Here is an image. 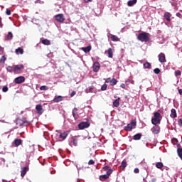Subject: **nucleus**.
Segmentation results:
<instances>
[{
    "label": "nucleus",
    "mask_w": 182,
    "mask_h": 182,
    "mask_svg": "<svg viewBox=\"0 0 182 182\" xmlns=\"http://www.w3.org/2000/svg\"><path fill=\"white\" fill-rule=\"evenodd\" d=\"M138 41L140 42H149L150 41V33H141L137 37Z\"/></svg>",
    "instance_id": "obj_1"
},
{
    "label": "nucleus",
    "mask_w": 182,
    "mask_h": 182,
    "mask_svg": "<svg viewBox=\"0 0 182 182\" xmlns=\"http://www.w3.org/2000/svg\"><path fill=\"white\" fill-rule=\"evenodd\" d=\"M160 122H161V114L159 112H154V118L151 119V123L154 126H157V124H160Z\"/></svg>",
    "instance_id": "obj_2"
},
{
    "label": "nucleus",
    "mask_w": 182,
    "mask_h": 182,
    "mask_svg": "<svg viewBox=\"0 0 182 182\" xmlns=\"http://www.w3.org/2000/svg\"><path fill=\"white\" fill-rule=\"evenodd\" d=\"M136 124H137V122H136V119H134L130 124H128L127 127H124V129L126 132H132V130H133V127H134Z\"/></svg>",
    "instance_id": "obj_3"
},
{
    "label": "nucleus",
    "mask_w": 182,
    "mask_h": 182,
    "mask_svg": "<svg viewBox=\"0 0 182 182\" xmlns=\"http://www.w3.org/2000/svg\"><path fill=\"white\" fill-rule=\"evenodd\" d=\"M24 68L23 65H14V72L15 74H19L23 70Z\"/></svg>",
    "instance_id": "obj_4"
},
{
    "label": "nucleus",
    "mask_w": 182,
    "mask_h": 182,
    "mask_svg": "<svg viewBox=\"0 0 182 182\" xmlns=\"http://www.w3.org/2000/svg\"><path fill=\"white\" fill-rule=\"evenodd\" d=\"M112 173H113V169L108 170L107 171V174L101 175L100 176V180L101 181H103V180H107V178H109V177H110V175L112 174Z\"/></svg>",
    "instance_id": "obj_5"
},
{
    "label": "nucleus",
    "mask_w": 182,
    "mask_h": 182,
    "mask_svg": "<svg viewBox=\"0 0 182 182\" xmlns=\"http://www.w3.org/2000/svg\"><path fill=\"white\" fill-rule=\"evenodd\" d=\"M90 124L87 122H82L78 124V129L80 130H83L84 129H87L90 127Z\"/></svg>",
    "instance_id": "obj_6"
},
{
    "label": "nucleus",
    "mask_w": 182,
    "mask_h": 182,
    "mask_svg": "<svg viewBox=\"0 0 182 182\" xmlns=\"http://www.w3.org/2000/svg\"><path fill=\"white\" fill-rule=\"evenodd\" d=\"M54 18L57 22H60V23L65 22V16L62 14L55 15Z\"/></svg>",
    "instance_id": "obj_7"
},
{
    "label": "nucleus",
    "mask_w": 182,
    "mask_h": 182,
    "mask_svg": "<svg viewBox=\"0 0 182 182\" xmlns=\"http://www.w3.org/2000/svg\"><path fill=\"white\" fill-rule=\"evenodd\" d=\"M25 77L23 76L17 77L14 79V82L16 85H21V83H23V82H25Z\"/></svg>",
    "instance_id": "obj_8"
},
{
    "label": "nucleus",
    "mask_w": 182,
    "mask_h": 182,
    "mask_svg": "<svg viewBox=\"0 0 182 182\" xmlns=\"http://www.w3.org/2000/svg\"><path fill=\"white\" fill-rule=\"evenodd\" d=\"M93 72L97 73L100 70V63L99 62H95L92 65Z\"/></svg>",
    "instance_id": "obj_9"
},
{
    "label": "nucleus",
    "mask_w": 182,
    "mask_h": 182,
    "mask_svg": "<svg viewBox=\"0 0 182 182\" xmlns=\"http://www.w3.org/2000/svg\"><path fill=\"white\" fill-rule=\"evenodd\" d=\"M158 58H159V61L161 63H165L166 62V55L163 53H161L159 55H158Z\"/></svg>",
    "instance_id": "obj_10"
},
{
    "label": "nucleus",
    "mask_w": 182,
    "mask_h": 182,
    "mask_svg": "<svg viewBox=\"0 0 182 182\" xmlns=\"http://www.w3.org/2000/svg\"><path fill=\"white\" fill-rule=\"evenodd\" d=\"M36 109L37 111L38 114H39L40 116L41 114H43V107H42V105H37L36 106Z\"/></svg>",
    "instance_id": "obj_11"
},
{
    "label": "nucleus",
    "mask_w": 182,
    "mask_h": 182,
    "mask_svg": "<svg viewBox=\"0 0 182 182\" xmlns=\"http://www.w3.org/2000/svg\"><path fill=\"white\" fill-rule=\"evenodd\" d=\"M151 130L154 134H159L160 133V126L155 125L154 127H152Z\"/></svg>",
    "instance_id": "obj_12"
},
{
    "label": "nucleus",
    "mask_w": 182,
    "mask_h": 182,
    "mask_svg": "<svg viewBox=\"0 0 182 182\" xmlns=\"http://www.w3.org/2000/svg\"><path fill=\"white\" fill-rule=\"evenodd\" d=\"M25 123H28V121H23L19 118L16 119V124L17 126H23V124H25Z\"/></svg>",
    "instance_id": "obj_13"
},
{
    "label": "nucleus",
    "mask_w": 182,
    "mask_h": 182,
    "mask_svg": "<svg viewBox=\"0 0 182 182\" xmlns=\"http://www.w3.org/2000/svg\"><path fill=\"white\" fill-rule=\"evenodd\" d=\"M164 18L166 19V21H167V22H170V21H171V14L165 12Z\"/></svg>",
    "instance_id": "obj_14"
},
{
    "label": "nucleus",
    "mask_w": 182,
    "mask_h": 182,
    "mask_svg": "<svg viewBox=\"0 0 182 182\" xmlns=\"http://www.w3.org/2000/svg\"><path fill=\"white\" fill-rule=\"evenodd\" d=\"M62 100H63V97L58 95L54 97V99L53 100V102L54 103H59V102H62Z\"/></svg>",
    "instance_id": "obj_15"
},
{
    "label": "nucleus",
    "mask_w": 182,
    "mask_h": 182,
    "mask_svg": "<svg viewBox=\"0 0 182 182\" xmlns=\"http://www.w3.org/2000/svg\"><path fill=\"white\" fill-rule=\"evenodd\" d=\"M69 136V132H65L60 134L59 137L62 139V140H66V137Z\"/></svg>",
    "instance_id": "obj_16"
},
{
    "label": "nucleus",
    "mask_w": 182,
    "mask_h": 182,
    "mask_svg": "<svg viewBox=\"0 0 182 182\" xmlns=\"http://www.w3.org/2000/svg\"><path fill=\"white\" fill-rule=\"evenodd\" d=\"M73 116L75 120H77V119H79V114H77V108H74L73 109Z\"/></svg>",
    "instance_id": "obj_17"
},
{
    "label": "nucleus",
    "mask_w": 182,
    "mask_h": 182,
    "mask_svg": "<svg viewBox=\"0 0 182 182\" xmlns=\"http://www.w3.org/2000/svg\"><path fill=\"white\" fill-rule=\"evenodd\" d=\"M14 144L16 147H18L22 145V139H16L14 141Z\"/></svg>",
    "instance_id": "obj_18"
},
{
    "label": "nucleus",
    "mask_w": 182,
    "mask_h": 182,
    "mask_svg": "<svg viewBox=\"0 0 182 182\" xmlns=\"http://www.w3.org/2000/svg\"><path fill=\"white\" fill-rule=\"evenodd\" d=\"M81 50H83V52H85V53H89V52H90V50H92V46H88L87 47H82L81 48Z\"/></svg>",
    "instance_id": "obj_19"
},
{
    "label": "nucleus",
    "mask_w": 182,
    "mask_h": 182,
    "mask_svg": "<svg viewBox=\"0 0 182 182\" xmlns=\"http://www.w3.org/2000/svg\"><path fill=\"white\" fill-rule=\"evenodd\" d=\"M120 167H122L123 171L126 170V167H127V161H126V159L122 161Z\"/></svg>",
    "instance_id": "obj_20"
},
{
    "label": "nucleus",
    "mask_w": 182,
    "mask_h": 182,
    "mask_svg": "<svg viewBox=\"0 0 182 182\" xmlns=\"http://www.w3.org/2000/svg\"><path fill=\"white\" fill-rule=\"evenodd\" d=\"M113 106L114 107H119L120 106V97H118L113 102Z\"/></svg>",
    "instance_id": "obj_21"
},
{
    "label": "nucleus",
    "mask_w": 182,
    "mask_h": 182,
    "mask_svg": "<svg viewBox=\"0 0 182 182\" xmlns=\"http://www.w3.org/2000/svg\"><path fill=\"white\" fill-rule=\"evenodd\" d=\"M170 117H171L172 119H176V117H177V112H176V109H172L171 110Z\"/></svg>",
    "instance_id": "obj_22"
},
{
    "label": "nucleus",
    "mask_w": 182,
    "mask_h": 182,
    "mask_svg": "<svg viewBox=\"0 0 182 182\" xmlns=\"http://www.w3.org/2000/svg\"><path fill=\"white\" fill-rule=\"evenodd\" d=\"M28 172V167H23L22 168L21 172V177H25V175Z\"/></svg>",
    "instance_id": "obj_23"
},
{
    "label": "nucleus",
    "mask_w": 182,
    "mask_h": 182,
    "mask_svg": "<svg viewBox=\"0 0 182 182\" xmlns=\"http://www.w3.org/2000/svg\"><path fill=\"white\" fill-rule=\"evenodd\" d=\"M111 41H112V42H119L120 41V38H119V37H117V36L112 35Z\"/></svg>",
    "instance_id": "obj_24"
},
{
    "label": "nucleus",
    "mask_w": 182,
    "mask_h": 182,
    "mask_svg": "<svg viewBox=\"0 0 182 182\" xmlns=\"http://www.w3.org/2000/svg\"><path fill=\"white\" fill-rule=\"evenodd\" d=\"M137 4V0H130L128 1V6H133V5H136Z\"/></svg>",
    "instance_id": "obj_25"
},
{
    "label": "nucleus",
    "mask_w": 182,
    "mask_h": 182,
    "mask_svg": "<svg viewBox=\"0 0 182 182\" xmlns=\"http://www.w3.org/2000/svg\"><path fill=\"white\" fill-rule=\"evenodd\" d=\"M13 38H14V34H12V32H9L6 38V41H12Z\"/></svg>",
    "instance_id": "obj_26"
},
{
    "label": "nucleus",
    "mask_w": 182,
    "mask_h": 182,
    "mask_svg": "<svg viewBox=\"0 0 182 182\" xmlns=\"http://www.w3.org/2000/svg\"><path fill=\"white\" fill-rule=\"evenodd\" d=\"M41 43H43V45H46V46H49V45H50V41L48 39H43L41 41Z\"/></svg>",
    "instance_id": "obj_27"
},
{
    "label": "nucleus",
    "mask_w": 182,
    "mask_h": 182,
    "mask_svg": "<svg viewBox=\"0 0 182 182\" xmlns=\"http://www.w3.org/2000/svg\"><path fill=\"white\" fill-rule=\"evenodd\" d=\"M110 86H116L117 85V80L116 78H112L109 82Z\"/></svg>",
    "instance_id": "obj_28"
},
{
    "label": "nucleus",
    "mask_w": 182,
    "mask_h": 182,
    "mask_svg": "<svg viewBox=\"0 0 182 182\" xmlns=\"http://www.w3.org/2000/svg\"><path fill=\"white\" fill-rule=\"evenodd\" d=\"M144 69H151V64L149 62H146L144 63Z\"/></svg>",
    "instance_id": "obj_29"
},
{
    "label": "nucleus",
    "mask_w": 182,
    "mask_h": 182,
    "mask_svg": "<svg viewBox=\"0 0 182 182\" xmlns=\"http://www.w3.org/2000/svg\"><path fill=\"white\" fill-rule=\"evenodd\" d=\"M16 53L17 55H19V53H20V55H23V49H22L21 48H18L16 49Z\"/></svg>",
    "instance_id": "obj_30"
},
{
    "label": "nucleus",
    "mask_w": 182,
    "mask_h": 182,
    "mask_svg": "<svg viewBox=\"0 0 182 182\" xmlns=\"http://www.w3.org/2000/svg\"><path fill=\"white\" fill-rule=\"evenodd\" d=\"M134 140H140L141 139V134L139 133L133 136Z\"/></svg>",
    "instance_id": "obj_31"
},
{
    "label": "nucleus",
    "mask_w": 182,
    "mask_h": 182,
    "mask_svg": "<svg viewBox=\"0 0 182 182\" xmlns=\"http://www.w3.org/2000/svg\"><path fill=\"white\" fill-rule=\"evenodd\" d=\"M108 57L109 58H113V50L112 48H109L107 50Z\"/></svg>",
    "instance_id": "obj_32"
},
{
    "label": "nucleus",
    "mask_w": 182,
    "mask_h": 182,
    "mask_svg": "<svg viewBox=\"0 0 182 182\" xmlns=\"http://www.w3.org/2000/svg\"><path fill=\"white\" fill-rule=\"evenodd\" d=\"M177 153L178 157H180V159L182 160V148H178Z\"/></svg>",
    "instance_id": "obj_33"
},
{
    "label": "nucleus",
    "mask_w": 182,
    "mask_h": 182,
    "mask_svg": "<svg viewBox=\"0 0 182 182\" xmlns=\"http://www.w3.org/2000/svg\"><path fill=\"white\" fill-rule=\"evenodd\" d=\"M164 166V165L161 162H158V163L156 164V168L161 169V168H163Z\"/></svg>",
    "instance_id": "obj_34"
},
{
    "label": "nucleus",
    "mask_w": 182,
    "mask_h": 182,
    "mask_svg": "<svg viewBox=\"0 0 182 182\" xmlns=\"http://www.w3.org/2000/svg\"><path fill=\"white\" fill-rule=\"evenodd\" d=\"M6 60V57L5 55H3L0 59V63H2V65H4Z\"/></svg>",
    "instance_id": "obj_35"
},
{
    "label": "nucleus",
    "mask_w": 182,
    "mask_h": 182,
    "mask_svg": "<svg viewBox=\"0 0 182 182\" xmlns=\"http://www.w3.org/2000/svg\"><path fill=\"white\" fill-rule=\"evenodd\" d=\"M101 90L102 92H105V90H107V84H104L102 87H101Z\"/></svg>",
    "instance_id": "obj_36"
},
{
    "label": "nucleus",
    "mask_w": 182,
    "mask_h": 182,
    "mask_svg": "<svg viewBox=\"0 0 182 182\" xmlns=\"http://www.w3.org/2000/svg\"><path fill=\"white\" fill-rule=\"evenodd\" d=\"M110 166L109 165H107L102 168L103 171H109L110 170Z\"/></svg>",
    "instance_id": "obj_37"
},
{
    "label": "nucleus",
    "mask_w": 182,
    "mask_h": 182,
    "mask_svg": "<svg viewBox=\"0 0 182 182\" xmlns=\"http://www.w3.org/2000/svg\"><path fill=\"white\" fill-rule=\"evenodd\" d=\"M73 144L76 147L77 146V139H73Z\"/></svg>",
    "instance_id": "obj_38"
},
{
    "label": "nucleus",
    "mask_w": 182,
    "mask_h": 182,
    "mask_svg": "<svg viewBox=\"0 0 182 182\" xmlns=\"http://www.w3.org/2000/svg\"><path fill=\"white\" fill-rule=\"evenodd\" d=\"M48 89H49V87H48V86L46 85H43L40 87V90H48Z\"/></svg>",
    "instance_id": "obj_39"
},
{
    "label": "nucleus",
    "mask_w": 182,
    "mask_h": 182,
    "mask_svg": "<svg viewBox=\"0 0 182 182\" xmlns=\"http://www.w3.org/2000/svg\"><path fill=\"white\" fill-rule=\"evenodd\" d=\"M175 75L176 76H181V71H180L178 70L175 71Z\"/></svg>",
    "instance_id": "obj_40"
},
{
    "label": "nucleus",
    "mask_w": 182,
    "mask_h": 182,
    "mask_svg": "<svg viewBox=\"0 0 182 182\" xmlns=\"http://www.w3.org/2000/svg\"><path fill=\"white\" fill-rule=\"evenodd\" d=\"M154 72L156 75H159V73H160V70L159 68H155Z\"/></svg>",
    "instance_id": "obj_41"
},
{
    "label": "nucleus",
    "mask_w": 182,
    "mask_h": 182,
    "mask_svg": "<svg viewBox=\"0 0 182 182\" xmlns=\"http://www.w3.org/2000/svg\"><path fill=\"white\" fill-rule=\"evenodd\" d=\"M9 90V88L7 86H4L3 88H2V91L4 92H8Z\"/></svg>",
    "instance_id": "obj_42"
},
{
    "label": "nucleus",
    "mask_w": 182,
    "mask_h": 182,
    "mask_svg": "<svg viewBox=\"0 0 182 182\" xmlns=\"http://www.w3.org/2000/svg\"><path fill=\"white\" fill-rule=\"evenodd\" d=\"M88 90H89V92L90 93H93V92H95L94 90H95V88L93 87H90L89 89H88Z\"/></svg>",
    "instance_id": "obj_43"
},
{
    "label": "nucleus",
    "mask_w": 182,
    "mask_h": 182,
    "mask_svg": "<svg viewBox=\"0 0 182 182\" xmlns=\"http://www.w3.org/2000/svg\"><path fill=\"white\" fill-rule=\"evenodd\" d=\"M178 141L177 140V139H176V138L172 139L173 144H177Z\"/></svg>",
    "instance_id": "obj_44"
},
{
    "label": "nucleus",
    "mask_w": 182,
    "mask_h": 182,
    "mask_svg": "<svg viewBox=\"0 0 182 182\" xmlns=\"http://www.w3.org/2000/svg\"><path fill=\"white\" fill-rule=\"evenodd\" d=\"M8 72H12L14 70V68L11 66L7 67Z\"/></svg>",
    "instance_id": "obj_45"
},
{
    "label": "nucleus",
    "mask_w": 182,
    "mask_h": 182,
    "mask_svg": "<svg viewBox=\"0 0 182 182\" xmlns=\"http://www.w3.org/2000/svg\"><path fill=\"white\" fill-rule=\"evenodd\" d=\"M89 166H92L93 164H95V161H93L92 159L90 160L88 162Z\"/></svg>",
    "instance_id": "obj_46"
},
{
    "label": "nucleus",
    "mask_w": 182,
    "mask_h": 182,
    "mask_svg": "<svg viewBox=\"0 0 182 182\" xmlns=\"http://www.w3.org/2000/svg\"><path fill=\"white\" fill-rule=\"evenodd\" d=\"M112 82V78L108 77L105 80V83H110Z\"/></svg>",
    "instance_id": "obj_47"
},
{
    "label": "nucleus",
    "mask_w": 182,
    "mask_h": 182,
    "mask_svg": "<svg viewBox=\"0 0 182 182\" xmlns=\"http://www.w3.org/2000/svg\"><path fill=\"white\" fill-rule=\"evenodd\" d=\"M140 172V170L139 169V168H136L134 170V173H135V174H137Z\"/></svg>",
    "instance_id": "obj_48"
},
{
    "label": "nucleus",
    "mask_w": 182,
    "mask_h": 182,
    "mask_svg": "<svg viewBox=\"0 0 182 182\" xmlns=\"http://www.w3.org/2000/svg\"><path fill=\"white\" fill-rule=\"evenodd\" d=\"M6 15H9V16L11 15V10H9V9H6Z\"/></svg>",
    "instance_id": "obj_49"
},
{
    "label": "nucleus",
    "mask_w": 182,
    "mask_h": 182,
    "mask_svg": "<svg viewBox=\"0 0 182 182\" xmlns=\"http://www.w3.org/2000/svg\"><path fill=\"white\" fill-rule=\"evenodd\" d=\"M120 87H122V89H126V84L124 83L121 84Z\"/></svg>",
    "instance_id": "obj_50"
},
{
    "label": "nucleus",
    "mask_w": 182,
    "mask_h": 182,
    "mask_svg": "<svg viewBox=\"0 0 182 182\" xmlns=\"http://www.w3.org/2000/svg\"><path fill=\"white\" fill-rule=\"evenodd\" d=\"M178 124L179 126H182V119H178Z\"/></svg>",
    "instance_id": "obj_51"
},
{
    "label": "nucleus",
    "mask_w": 182,
    "mask_h": 182,
    "mask_svg": "<svg viewBox=\"0 0 182 182\" xmlns=\"http://www.w3.org/2000/svg\"><path fill=\"white\" fill-rule=\"evenodd\" d=\"M76 95V91H73L72 93L70 94L71 97H73Z\"/></svg>",
    "instance_id": "obj_52"
},
{
    "label": "nucleus",
    "mask_w": 182,
    "mask_h": 182,
    "mask_svg": "<svg viewBox=\"0 0 182 182\" xmlns=\"http://www.w3.org/2000/svg\"><path fill=\"white\" fill-rule=\"evenodd\" d=\"M176 16H178V18H182V15L180 13H176Z\"/></svg>",
    "instance_id": "obj_53"
},
{
    "label": "nucleus",
    "mask_w": 182,
    "mask_h": 182,
    "mask_svg": "<svg viewBox=\"0 0 182 182\" xmlns=\"http://www.w3.org/2000/svg\"><path fill=\"white\" fill-rule=\"evenodd\" d=\"M4 25L2 24V18L0 17V28H2Z\"/></svg>",
    "instance_id": "obj_54"
},
{
    "label": "nucleus",
    "mask_w": 182,
    "mask_h": 182,
    "mask_svg": "<svg viewBox=\"0 0 182 182\" xmlns=\"http://www.w3.org/2000/svg\"><path fill=\"white\" fill-rule=\"evenodd\" d=\"M92 1L93 0H84V2H85V4H89V2H92Z\"/></svg>",
    "instance_id": "obj_55"
},
{
    "label": "nucleus",
    "mask_w": 182,
    "mask_h": 182,
    "mask_svg": "<svg viewBox=\"0 0 182 182\" xmlns=\"http://www.w3.org/2000/svg\"><path fill=\"white\" fill-rule=\"evenodd\" d=\"M157 181V179H156V178H153L151 180V182H156Z\"/></svg>",
    "instance_id": "obj_56"
},
{
    "label": "nucleus",
    "mask_w": 182,
    "mask_h": 182,
    "mask_svg": "<svg viewBox=\"0 0 182 182\" xmlns=\"http://www.w3.org/2000/svg\"><path fill=\"white\" fill-rule=\"evenodd\" d=\"M178 93L181 96H182V89L178 90Z\"/></svg>",
    "instance_id": "obj_57"
},
{
    "label": "nucleus",
    "mask_w": 182,
    "mask_h": 182,
    "mask_svg": "<svg viewBox=\"0 0 182 182\" xmlns=\"http://www.w3.org/2000/svg\"><path fill=\"white\" fill-rule=\"evenodd\" d=\"M0 52H4V48L1 47V46H0Z\"/></svg>",
    "instance_id": "obj_58"
},
{
    "label": "nucleus",
    "mask_w": 182,
    "mask_h": 182,
    "mask_svg": "<svg viewBox=\"0 0 182 182\" xmlns=\"http://www.w3.org/2000/svg\"><path fill=\"white\" fill-rule=\"evenodd\" d=\"M114 99H116V97H116V96H114Z\"/></svg>",
    "instance_id": "obj_59"
},
{
    "label": "nucleus",
    "mask_w": 182,
    "mask_h": 182,
    "mask_svg": "<svg viewBox=\"0 0 182 182\" xmlns=\"http://www.w3.org/2000/svg\"><path fill=\"white\" fill-rule=\"evenodd\" d=\"M153 1H157V0H153Z\"/></svg>",
    "instance_id": "obj_60"
},
{
    "label": "nucleus",
    "mask_w": 182,
    "mask_h": 182,
    "mask_svg": "<svg viewBox=\"0 0 182 182\" xmlns=\"http://www.w3.org/2000/svg\"><path fill=\"white\" fill-rule=\"evenodd\" d=\"M77 182H79V181H77Z\"/></svg>",
    "instance_id": "obj_61"
}]
</instances>
